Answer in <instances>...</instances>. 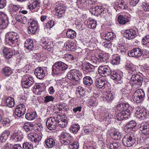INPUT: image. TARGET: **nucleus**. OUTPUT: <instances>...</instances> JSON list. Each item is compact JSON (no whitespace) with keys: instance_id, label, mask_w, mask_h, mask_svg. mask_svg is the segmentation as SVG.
<instances>
[{"instance_id":"c9c22d12","label":"nucleus","mask_w":149,"mask_h":149,"mask_svg":"<svg viewBox=\"0 0 149 149\" xmlns=\"http://www.w3.org/2000/svg\"><path fill=\"white\" fill-rule=\"evenodd\" d=\"M83 83L86 85L91 86L93 83V80L92 78L90 76H86L83 79Z\"/></svg>"},{"instance_id":"0eeeda50","label":"nucleus","mask_w":149,"mask_h":149,"mask_svg":"<svg viewBox=\"0 0 149 149\" xmlns=\"http://www.w3.org/2000/svg\"><path fill=\"white\" fill-rule=\"evenodd\" d=\"M28 24V31L29 34L34 33L39 29L38 22L33 19H30L29 20Z\"/></svg>"},{"instance_id":"c03bdc74","label":"nucleus","mask_w":149,"mask_h":149,"mask_svg":"<svg viewBox=\"0 0 149 149\" xmlns=\"http://www.w3.org/2000/svg\"><path fill=\"white\" fill-rule=\"evenodd\" d=\"M22 139V137L18 133H17L15 131L11 138V139L15 142L20 141Z\"/></svg>"},{"instance_id":"bb28decb","label":"nucleus","mask_w":149,"mask_h":149,"mask_svg":"<svg viewBox=\"0 0 149 149\" xmlns=\"http://www.w3.org/2000/svg\"><path fill=\"white\" fill-rule=\"evenodd\" d=\"M10 134V131L8 130H5L0 135V143L5 142L7 139Z\"/></svg>"},{"instance_id":"9d476101","label":"nucleus","mask_w":149,"mask_h":149,"mask_svg":"<svg viewBox=\"0 0 149 149\" xmlns=\"http://www.w3.org/2000/svg\"><path fill=\"white\" fill-rule=\"evenodd\" d=\"M8 24V19L4 13L0 12V29L5 28Z\"/></svg>"},{"instance_id":"774afa93","label":"nucleus","mask_w":149,"mask_h":149,"mask_svg":"<svg viewBox=\"0 0 149 149\" xmlns=\"http://www.w3.org/2000/svg\"><path fill=\"white\" fill-rule=\"evenodd\" d=\"M143 9L145 11H149V4L148 3H143L142 6Z\"/></svg>"},{"instance_id":"49530a36","label":"nucleus","mask_w":149,"mask_h":149,"mask_svg":"<svg viewBox=\"0 0 149 149\" xmlns=\"http://www.w3.org/2000/svg\"><path fill=\"white\" fill-rule=\"evenodd\" d=\"M80 128V126L78 124H74L72 125L70 128V131L74 134L77 132Z\"/></svg>"},{"instance_id":"58836bf2","label":"nucleus","mask_w":149,"mask_h":149,"mask_svg":"<svg viewBox=\"0 0 149 149\" xmlns=\"http://www.w3.org/2000/svg\"><path fill=\"white\" fill-rule=\"evenodd\" d=\"M46 146L49 148H52L54 145L55 141L53 139L49 138L47 139L45 141Z\"/></svg>"},{"instance_id":"a18cd8bd","label":"nucleus","mask_w":149,"mask_h":149,"mask_svg":"<svg viewBox=\"0 0 149 149\" xmlns=\"http://www.w3.org/2000/svg\"><path fill=\"white\" fill-rule=\"evenodd\" d=\"M62 143L64 145L70 144L74 142L73 138L72 136L70 134V136H68L65 140H63Z\"/></svg>"},{"instance_id":"052dcab7","label":"nucleus","mask_w":149,"mask_h":149,"mask_svg":"<svg viewBox=\"0 0 149 149\" xmlns=\"http://www.w3.org/2000/svg\"><path fill=\"white\" fill-rule=\"evenodd\" d=\"M143 82H141V84L139 85H138L137 84H139V81H130V83L131 85L134 87V88H137L139 87H141V86L142 85Z\"/></svg>"},{"instance_id":"39448f33","label":"nucleus","mask_w":149,"mask_h":149,"mask_svg":"<svg viewBox=\"0 0 149 149\" xmlns=\"http://www.w3.org/2000/svg\"><path fill=\"white\" fill-rule=\"evenodd\" d=\"M132 97L134 101L137 103H140L144 99L145 93L143 90L138 89L134 93Z\"/></svg>"},{"instance_id":"e433bc0d","label":"nucleus","mask_w":149,"mask_h":149,"mask_svg":"<svg viewBox=\"0 0 149 149\" xmlns=\"http://www.w3.org/2000/svg\"><path fill=\"white\" fill-rule=\"evenodd\" d=\"M128 21V19L125 16L120 15L118 17L117 22L120 24H124Z\"/></svg>"},{"instance_id":"2f4dec72","label":"nucleus","mask_w":149,"mask_h":149,"mask_svg":"<svg viewBox=\"0 0 149 149\" xmlns=\"http://www.w3.org/2000/svg\"><path fill=\"white\" fill-rule=\"evenodd\" d=\"M127 70L130 71L129 72L131 74H135L136 73V67L132 63H127L125 65Z\"/></svg>"},{"instance_id":"4be33fe9","label":"nucleus","mask_w":149,"mask_h":149,"mask_svg":"<svg viewBox=\"0 0 149 149\" xmlns=\"http://www.w3.org/2000/svg\"><path fill=\"white\" fill-rule=\"evenodd\" d=\"M140 130L144 134H149V124L146 122H143L141 124Z\"/></svg>"},{"instance_id":"79ce46f5","label":"nucleus","mask_w":149,"mask_h":149,"mask_svg":"<svg viewBox=\"0 0 149 149\" xmlns=\"http://www.w3.org/2000/svg\"><path fill=\"white\" fill-rule=\"evenodd\" d=\"M68 121L65 119L62 118L60 120H57V124L59 126L62 128L65 127L67 125Z\"/></svg>"},{"instance_id":"6e6d98bb","label":"nucleus","mask_w":149,"mask_h":149,"mask_svg":"<svg viewBox=\"0 0 149 149\" xmlns=\"http://www.w3.org/2000/svg\"><path fill=\"white\" fill-rule=\"evenodd\" d=\"M16 20L19 22H20L21 23L24 24H25L27 21L26 18V17L23 16L21 17L20 16L18 17H15Z\"/></svg>"},{"instance_id":"aec40b11","label":"nucleus","mask_w":149,"mask_h":149,"mask_svg":"<svg viewBox=\"0 0 149 149\" xmlns=\"http://www.w3.org/2000/svg\"><path fill=\"white\" fill-rule=\"evenodd\" d=\"M34 74L37 78L41 79L44 77L45 76V72L42 68L38 67L35 69Z\"/></svg>"},{"instance_id":"6ab92c4d","label":"nucleus","mask_w":149,"mask_h":149,"mask_svg":"<svg viewBox=\"0 0 149 149\" xmlns=\"http://www.w3.org/2000/svg\"><path fill=\"white\" fill-rule=\"evenodd\" d=\"M107 81L104 79H96L95 81V85L99 88L104 89L107 85Z\"/></svg>"},{"instance_id":"20e7f679","label":"nucleus","mask_w":149,"mask_h":149,"mask_svg":"<svg viewBox=\"0 0 149 149\" xmlns=\"http://www.w3.org/2000/svg\"><path fill=\"white\" fill-rule=\"evenodd\" d=\"M68 78L71 80L78 81L82 77L81 72L79 70L76 69L70 70L67 74Z\"/></svg>"},{"instance_id":"864d4df0","label":"nucleus","mask_w":149,"mask_h":149,"mask_svg":"<svg viewBox=\"0 0 149 149\" xmlns=\"http://www.w3.org/2000/svg\"><path fill=\"white\" fill-rule=\"evenodd\" d=\"M96 21L94 20H92L90 21L88 24V27L92 29L95 28L96 27Z\"/></svg>"},{"instance_id":"c85d7f7f","label":"nucleus","mask_w":149,"mask_h":149,"mask_svg":"<svg viewBox=\"0 0 149 149\" xmlns=\"http://www.w3.org/2000/svg\"><path fill=\"white\" fill-rule=\"evenodd\" d=\"M136 125V122L132 120L130 121L129 123L124 127V129L126 130V132H129L132 130L133 128L135 127Z\"/></svg>"},{"instance_id":"72a5a7b5","label":"nucleus","mask_w":149,"mask_h":149,"mask_svg":"<svg viewBox=\"0 0 149 149\" xmlns=\"http://www.w3.org/2000/svg\"><path fill=\"white\" fill-rule=\"evenodd\" d=\"M130 81H139V86L141 84V82H143V78L139 75L138 74H136L132 75V76Z\"/></svg>"},{"instance_id":"13d9d810","label":"nucleus","mask_w":149,"mask_h":149,"mask_svg":"<svg viewBox=\"0 0 149 149\" xmlns=\"http://www.w3.org/2000/svg\"><path fill=\"white\" fill-rule=\"evenodd\" d=\"M23 147L24 149H33V145L30 143L26 142L23 144Z\"/></svg>"},{"instance_id":"4c0bfd02","label":"nucleus","mask_w":149,"mask_h":149,"mask_svg":"<svg viewBox=\"0 0 149 149\" xmlns=\"http://www.w3.org/2000/svg\"><path fill=\"white\" fill-rule=\"evenodd\" d=\"M115 8H117V9H125L127 8V6L124 2L121 1L120 2H118L116 4Z\"/></svg>"},{"instance_id":"5fc2aeb1","label":"nucleus","mask_w":149,"mask_h":149,"mask_svg":"<svg viewBox=\"0 0 149 149\" xmlns=\"http://www.w3.org/2000/svg\"><path fill=\"white\" fill-rule=\"evenodd\" d=\"M8 118H6L3 119L2 122V124L4 127H8L10 125V123L11 121Z\"/></svg>"},{"instance_id":"a211bd4d","label":"nucleus","mask_w":149,"mask_h":149,"mask_svg":"<svg viewBox=\"0 0 149 149\" xmlns=\"http://www.w3.org/2000/svg\"><path fill=\"white\" fill-rule=\"evenodd\" d=\"M9 7L11 15L13 17H16L19 16V8L17 6L10 4Z\"/></svg>"},{"instance_id":"4d7b16f0","label":"nucleus","mask_w":149,"mask_h":149,"mask_svg":"<svg viewBox=\"0 0 149 149\" xmlns=\"http://www.w3.org/2000/svg\"><path fill=\"white\" fill-rule=\"evenodd\" d=\"M79 144L77 141H74L69 144V146L70 149H77L79 147Z\"/></svg>"},{"instance_id":"69168bd1","label":"nucleus","mask_w":149,"mask_h":149,"mask_svg":"<svg viewBox=\"0 0 149 149\" xmlns=\"http://www.w3.org/2000/svg\"><path fill=\"white\" fill-rule=\"evenodd\" d=\"M118 49L119 52L124 53H125L126 50V47L123 45H120L118 47Z\"/></svg>"},{"instance_id":"f8f14e48","label":"nucleus","mask_w":149,"mask_h":149,"mask_svg":"<svg viewBox=\"0 0 149 149\" xmlns=\"http://www.w3.org/2000/svg\"><path fill=\"white\" fill-rule=\"evenodd\" d=\"M136 31L132 29L125 31L124 36L128 40L133 39L136 36Z\"/></svg>"},{"instance_id":"cd10ccee","label":"nucleus","mask_w":149,"mask_h":149,"mask_svg":"<svg viewBox=\"0 0 149 149\" xmlns=\"http://www.w3.org/2000/svg\"><path fill=\"white\" fill-rule=\"evenodd\" d=\"M109 58V56L108 54L101 53L99 54L97 59L100 62H102L106 61Z\"/></svg>"},{"instance_id":"c756f323","label":"nucleus","mask_w":149,"mask_h":149,"mask_svg":"<svg viewBox=\"0 0 149 149\" xmlns=\"http://www.w3.org/2000/svg\"><path fill=\"white\" fill-rule=\"evenodd\" d=\"M103 36L104 39L108 41H110L114 39L116 37V35L114 33L111 32L104 34Z\"/></svg>"},{"instance_id":"37998d69","label":"nucleus","mask_w":149,"mask_h":149,"mask_svg":"<svg viewBox=\"0 0 149 149\" xmlns=\"http://www.w3.org/2000/svg\"><path fill=\"white\" fill-rule=\"evenodd\" d=\"M112 134V138L114 140H119L121 137V133L117 130L114 131Z\"/></svg>"},{"instance_id":"de8ad7c7","label":"nucleus","mask_w":149,"mask_h":149,"mask_svg":"<svg viewBox=\"0 0 149 149\" xmlns=\"http://www.w3.org/2000/svg\"><path fill=\"white\" fill-rule=\"evenodd\" d=\"M103 9V10H102V12L100 13V16L101 17H103L106 19H108L110 15L107 12V9L104 8Z\"/></svg>"},{"instance_id":"603ef678","label":"nucleus","mask_w":149,"mask_h":149,"mask_svg":"<svg viewBox=\"0 0 149 149\" xmlns=\"http://www.w3.org/2000/svg\"><path fill=\"white\" fill-rule=\"evenodd\" d=\"M107 93L106 98L107 102L109 103L114 98L115 94L113 93H112L111 92H109Z\"/></svg>"},{"instance_id":"4468645a","label":"nucleus","mask_w":149,"mask_h":149,"mask_svg":"<svg viewBox=\"0 0 149 149\" xmlns=\"http://www.w3.org/2000/svg\"><path fill=\"white\" fill-rule=\"evenodd\" d=\"M34 82L33 78L31 77H29L25 79H23L22 81V86L23 88H28L31 86Z\"/></svg>"},{"instance_id":"680f3d73","label":"nucleus","mask_w":149,"mask_h":149,"mask_svg":"<svg viewBox=\"0 0 149 149\" xmlns=\"http://www.w3.org/2000/svg\"><path fill=\"white\" fill-rule=\"evenodd\" d=\"M70 136V134L66 133V132H62L61 134L60 135V139H61V142L62 143L63 141H61V140L64 139L65 140L66 139V137L68 136Z\"/></svg>"},{"instance_id":"423d86ee","label":"nucleus","mask_w":149,"mask_h":149,"mask_svg":"<svg viewBox=\"0 0 149 149\" xmlns=\"http://www.w3.org/2000/svg\"><path fill=\"white\" fill-rule=\"evenodd\" d=\"M136 141L134 136L129 135H125L123 139L122 143L123 145L127 147L132 146Z\"/></svg>"},{"instance_id":"2eb2a0df","label":"nucleus","mask_w":149,"mask_h":149,"mask_svg":"<svg viewBox=\"0 0 149 149\" xmlns=\"http://www.w3.org/2000/svg\"><path fill=\"white\" fill-rule=\"evenodd\" d=\"M130 110L126 111H123L119 113L117 115L116 117L119 120H122L124 119L126 120L130 117Z\"/></svg>"},{"instance_id":"a878e982","label":"nucleus","mask_w":149,"mask_h":149,"mask_svg":"<svg viewBox=\"0 0 149 149\" xmlns=\"http://www.w3.org/2000/svg\"><path fill=\"white\" fill-rule=\"evenodd\" d=\"M82 69L87 72H93L94 70V65L89 63H86L82 66Z\"/></svg>"},{"instance_id":"09e8293b","label":"nucleus","mask_w":149,"mask_h":149,"mask_svg":"<svg viewBox=\"0 0 149 149\" xmlns=\"http://www.w3.org/2000/svg\"><path fill=\"white\" fill-rule=\"evenodd\" d=\"M33 125L31 123H29L25 125L24 126V129L26 132L31 131L33 130Z\"/></svg>"},{"instance_id":"393cba45","label":"nucleus","mask_w":149,"mask_h":149,"mask_svg":"<svg viewBox=\"0 0 149 149\" xmlns=\"http://www.w3.org/2000/svg\"><path fill=\"white\" fill-rule=\"evenodd\" d=\"M24 47L28 52L32 50L34 48L33 41L30 39H27L24 42Z\"/></svg>"},{"instance_id":"8fccbe9b","label":"nucleus","mask_w":149,"mask_h":149,"mask_svg":"<svg viewBox=\"0 0 149 149\" xmlns=\"http://www.w3.org/2000/svg\"><path fill=\"white\" fill-rule=\"evenodd\" d=\"M109 147L111 149H120L121 148L120 143L118 142L110 143Z\"/></svg>"},{"instance_id":"473e14b6","label":"nucleus","mask_w":149,"mask_h":149,"mask_svg":"<svg viewBox=\"0 0 149 149\" xmlns=\"http://www.w3.org/2000/svg\"><path fill=\"white\" fill-rule=\"evenodd\" d=\"M37 116V115L36 111L27 113L25 115L26 118L29 120H31L35 119Z\"/></svg>"},{"instance_id":"ddd939ff","label":"nucleus","mask_w":149,"mask_h":149,"mask_svg":"<svg viewBox=\"0 0 149 149\" xmlns=\"http://www.w3.org/2000/svg\"><path fill=\"white\" fill-rule=\"evenodd\" d=\"M57 124V121L54 117H51L47 119L46 122V125L49 129L52 130L56 128Z\"/></svg>"},{"instance_id":"1a4fd4ad","label":"nucleus","mask_w":149,"mask_h":149,"mask_svg":"<svg viewBox=\"0 0 149 149\" xmlns=\"http://www.w3.org/2000/svg\"><path fill=\"white\" fill-rule=\"evenodd\" d=\"M89 11L92 14L97 16L100 15L103 8H104L102 6H96L93 4H91L89 5Z\"/></svg>"},{"instance_id":"f3484780","label":"nucleus","mask_w":149,"mask_h":149,"mask_svg":"<svg viewBox=\"0 0 149 149\" xmlns=\"http://www.w3.org/2000/svg\"><path fill=\"white\" fill-rule=\"evenodd\" d=\"M3 54L6 58L10 59L13 55V51L11 49L6 47H3L2 48Z\"/></svg>"},{"instance_id":"f704fd0d","label":"nucleus","mask_w":149,"mask_h":149,"mask_svg":"<svg viewBox=\"0 0 149 149\" xmlns=\"http://www.w3.org/2000/svg\"><path fill=\"white\" fill-rule=\"evenodd\" d=\"M5 104L6 106L10 107H12L15 105L14 99L11 97H9L6 99Z\"/></svg>"},{"instance_id":"bf43d9fd","label":"nucleus","mask_w":149,"mask_h":149,"mask_svg":"<svg viewBox=\"0 0 149 149\" xmlns=\"http://www.w3.org/2000/svg\"><path fill=\"white\" fill-rule=\"evenodd\" d=\"M54 25V20H51L49 21L46 24V27L45 28V30L46 29H50Z\"/></svg>"},{"instance_id":"3c124183","label":"nucleus","mask_w":149,"mask_h":149,"mask_svg":"<svg viewBox=\"0 0 149 149\" xmlns=\"http://www.w3.org/2000/svg\"><path fill=\"white\" fill-rule=\"evenodd\" d=\"M120 57L119 56L116 55L115 58H113L111 62V63L113 65H117L120 63Z\"/></svg>"},{"instance_id":"7c9ffc66","label":"nucleus","mask_w":149,"mask_h":149,"mask_svg":"<svg viewBox=\"0 0 149 149\" xmlns=\"http://www.w3.org/2000/svg\"><path fill=\"white\" fill-rule=\"evenodd\" d=\"M75 45L70 41H67L64 44V48H65L67 50L73 51L75 49Z\"/></svg>"},{"instance_id":"f257e3e1","label":"nucleus","mask_w":149,"mask_h":149,"mask_svg":"<svg viewBox=\"0 0 149 149\" xmlns=\"http://www.w3.org/2000/svg\"><path fill=\"white\" fill-rule=\"evenodd\" d=\"M98 72L99 74L104 77L110 75L111 78L115 81H120L122 77L121 72L115 70L111 71L109 67L107 65L100 66L98 68Z\"/></svg>"},{"instance_id":"338daca9","label":"nucleus","mask_w":149,"mask_h":149,"mask_svg":"<svg viewBox=\"0 0 149 149\" xmlns=\"http://www.w3.org/2000/svg\"><path fill=\"white\" fill-rule=\"evenodd\" d=\"M37 136V134L36 133H30L28 134V138L30 140L33 141V139Z\"/></svg>"},{"instance_id":"6e6552de","label":"nucleus","mask_w":149,"mask_h":149,"mask_svg":"<svg viewBox=\"0 0 149 149\" xmlns=\"http://www.w3.org/2000/svg\"><path fill=\"white\" fill-rule=\"evenodd\" d=\"M26 105L23 103L20 104L16 107L15 114L19 117H21L26 113Z\"/></svg>"},{"instance_id":"0e129e2a","label":"nucleus","mask_w":149,"mask_h":149,"mask_svg":"<svg viewBox=\"0 0 149 149\" xmlns=\"http://www.w3.org/2000/svg\"><path fill=\"white\" fill-rule=\"evenodd\" d=\"M36 137L34 138L33 140V141L37 143L39 142L41 139L42 137V135L41 133H40L38 135L36 136Z\"/></svg>"},{"instance_id":"a19ab883","label":"nucleus","mask_w":149,"mask_h":149,"mask_svg":"<svg viewBox=\"0 0 149 149\" xmlns=\"http://www.w3.org/2000/svg\"><path fill=\"white\" fill-rule=\"evenodd\" d=\"M66 35L68 38L73 39L76 37V33L74 31L69 29L67 32Z\"/></svg>"},{"instance_id":"e2e57ef3","label":"nucleus","mask_w":149,"mask_h":149,"mask_svg":"<svg viewBox=\"0 0 149 149\" xmlns=\"http://www.w3.org/2000/svg\"><path fill=\"white\" fill-rule=\"evenodd\" d=\"M44 102L46 103H48L50 101H53L54 98L52 96L47 95L44 97Z\"/></svg>"},{"instance_id":"5701e85b","label":"nucleus","mask_w":149,"mask_h":149,"mask_svg":"<svg viewBox=\"0 0 149 149\" xmlns=\"http://www.w3.org/2000/svg\"><path fill=\"white\" fill-rule=\"evenodd\" d=\"M129 105L127 103L121 102L118 104L116 107V109L119 111H126L128 109Z\"/></svg>"},{"instance_id":"ea45409f","label":"nucleus","mask_w":149,"mask_h":149,"mask_svg":"<svg viewBox=\"0 0 149 149\" xmlns=\"http://www.w3.org/2000/svg\"><path fill=\"white\" fill-rule=\"evenodd\" d=\"M3 74L6 77L9 76L13 73L11 68L8 67L4 68L2 70Z\"/></svg>"},{"instance_id":"9b49d317","label":"nucleus","mask_w":149,"mask_h":149,"mask_svg":"<svg viewBox=\"0 0 149 149\" xmlns=\"http://www.w3.org/2000/svg\"><path fill=\"white\" fill-rule=\"evenodd\" d=\"M128 54L130 56L138 58L143 54V51L140 48L136 47L129 51Z\"/></svg>"},{"instance_id":"b1692460","label":"nucleus","mask_w":149,"mask_h":149,"mask_svg":"<svg viewBox=\"0 0 149 149\" xmlns=\"http://www.w3.org/2000/svg\"><path fill=\"white\" fill-rule=\"evenodd\" d=\"M40 45L45 49L50 51L52 48L53 45L51 42L48 41L42 40L40 42Z\"/></svg>"},{"instance_id":"412c9836","label":"nucleus","mask_w":149,"mask_h":149,"mask_svg":"<svg viewBox=\"0 0 149 149\" xmlns=\"http://www.w3.org/2000/svg\"><path fill=\"white\" fill-rule=\"evenodd\" d=\"M55 15L59 18L61 17L64 15L65 9L63 6L60 5L55 8Z\"/></svg>"},{"instance_id":"7ed1b4c3","label":"nucleus","mask_w":149,"mask_h":149,"mask_svg":"<svg viewBox=\"0 0 149 149\" xmlns=\"http://www.w3.org/2000/svg\"><path fill=\"white\" fill-rule=\"evenodd\" d=\"M19 38V34L16 32H10L6 35V41L9 45L17 44Z\"/></svg>"},{"instance_id":"dca6fc26","label":"nucleus","mask_w":149,"mask_h":149,"mask_svg":"<svg viewBox=\"0 0 149 149\" xmlns=\"http://www.w3.org/2000/svg\"><path fill=\"white\" fill-rule=\"evenodd\" d=\"M135 114L139 118L143 119L147 117L148 113L146 109H144L143 110H140L139 107L137 110H136Z\"/></svg>"},{"instance_id":"f03ea898","label":"nucleus","mask_w":149,"mask_h":149,"mask_svg":"<svg viewBox=\"0 0 149 149\" xmlns=\"http://www.w3.org/2000/svg\"><path fill=\"white\" fill-rule=\"evenodd\" d=\"M52 72L56 75H60L68 68V66L61 61L55 63L52 66Z\"/></svg>"}]
</instances>
